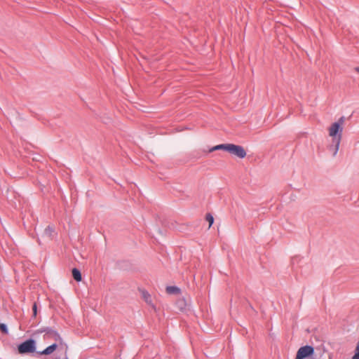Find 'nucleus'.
Returning a JSON list of instances; mask_svg holds the SVG:
<instances>
[{"instance_id": "obj_15", "label": "nucleus", "mask_w": 359, "mask_h": 359, "mask_svg": "<svg viewBox=\"0 0 359 359\" xmlns=\"http://www.w3.org/2000/svg\"><path fill=\"white\" fill-rule=\"evenodd\" d=\"M32 311H33V316L36 317V314H37V304L36 302H34L32 306Z\"/></svg>"}, {"instance_id": "obj_12", "label": "nucleus", "mask_w": 359, "mask_h": 359, "mask_svg": "<svg viewBox=\"0 0 359 359\" xmlns=\"http://www.w3.org/2000/svg\"><path fill=\"white\" fill-rule=\"evenodd\" d=\"M53 232V229L50 226H48L45 229V234L48 236V237H51L52 233Z\"/></svg>"}, {"instance_id": "obj_16", "label": "nucleus", "mask_w": 359, "mask_h": 359, "mask_svg": "<svg viewBox=\"0 0 359 359\" xmlns=\"http://www.w3.org/2000/svg\"><path fill=\"white\" fill-rule=\"evenodd\" d=\"M355 71L359 72V67H355Z\"/></svg>"}, {"instance_id": "obj_2", "label": "nucleus", "mask_w": 359, "mask_h": 359, "mask_svg": "<svg viewBox=\"0 0 359 359\" xmlns=\"http://www.w3.org/2000/svg\"><path fill=\"white\" fill-rule=\"evenodd\" d=\"M35 349L36 342L32 339L26 340L25 341L20 344L18 347V352L20 354L33 353L35 351Z\"/></svg>"}, {"instance_id": "obj_10", "label": "nucleus", "mask_w": 359, "mask_h": 359, "mask_svg": "<svg viewBox=\"0 0 359 359\" xmlns=\"http://www.w3.org/2000/svg\"><path fill=\"white\" fill-rule=\"evenodd\" d=\"M142 298L144 299V301L147 304H151V295L149 294L148 292H147L145 290H142Z\"/></svg>"}, {"instance_id": "obj_1", "label": "nucleus", "mask_w": 359, "mask_h": 359, "mask_svg": "<svg viewBox=\"0 0 359 359\" xmlns=\"http://www.w3.org/2000/svg\"><path fill=\"white\" fill-rule=\"evenodd\" d=\"M344 120L345 118L341 116L329 128V135L332 137V143L334 144L330 147V149L333 151V156H335L339 150L342 136L343 128L341 126L344 124Z\"/></svg>"}, {"instance_id": "obj_3", "label": "nucleus", "mask_w": 359, "mask_h": 359, "mask_svg": "<svg viewBox=\"0 0 359 359\" xmlns=\"http://www.w3.org/2000/svg\"><path fill=\"white\" fill-rule=\"evenodd\" d=\"M226 151L240 158H245L247 154L245 149L242 146L233 144H228Z\"/></svg>"}, {"instance_id": "obj_9", "label": "nucleus", "mask_w": 359, "mask_h": 359, "mask_svg": "<svg viewBox=\"0 0 359 359\" xmlns=\"http://www.w3.org/2000/svg\"><path fill=\"white\" fill-rule=\"evenodd\" d=\"M166 292L168 294H180V289L176 286H168L166 287Z\"/></svg>"}, {"instance_id": "obj_4", "label": "nucleus", "mask_w": 359, "mask_h": 359, "mask_svg": "<svg viewBox=\"0 0 359 359\" xmlns=\"http://www.w3.org/2000/svg\"><path fill=\"white\" fill-rule=\"evenodd\" d=\"M313 353L314 348L312 346H304L298 349L295 359H306L308 357L313 355Z\"/></svg>"}, {"instance_id": "obj_6", "label": "nucleus", "mask_w": 359, "mask_h": 359, "mask_svg": "<svg viewBox=\"0 0 359 359\" xmlns=\"http://www.w3.org/2000/svg\"><path fill=\"white\" fill-rule=\"evenodd\" d=\"M72 276L77 282H80L82 280L81 271L76 268L72 269Z\"/></svg>"}, {"instance_id": "obj_5", "label": "nucleus", "mask_w": 359, "mask_h": 359, "mask_svg": "<svg viewBox=\"0 0 359 359\" xmlns=\"http://www.w3.org/2000/svg\"><path fill=\"white\" fill-rule=\"evenodd\" d=\"M57 347V345L56 344H53L48 346L43 351L39 352L38 353L40 355H49V354H51L53 351H55L56 350Z\"/></svg>"}, {"instance_id": "obj_13", "label": "nucleus", "mask_w": 359, "mask_h": 359, "mask_svg": "<svg viewBox=\"0 0 359 359\" xmlns=\"http://www.w3.org/2000/svg\"><path fill=\"white\" fill-rule=\"evenodd\" d=\"M352 359H359V341L357 344L355 354L352 357Z\"/></svg>"}, {"instance_id": "obj_14", "label": "nucleus", "mask_w": 359, "mask_h": 359, "mask_svg": "<svg viewBox=\"0 0 359 359\" xmlns=\"http://www.w3.org/2000/svg\"><path fill=\"white\" fill-rule=\"evenodd\" d=\"M0 330L1 331V332L6 334H7L8 332L6 325L4 323L0 324Z\"/></svg>"}, {"instance_id": "obj_8", "label": "nucleus", "mask_w": 359, "mask_h": 359, "mask_svg": "<svg viewBox=\"0 0 359 359\" xmlns=\"http://www.w3.org/2000/svg\"><path fill=\"white\" fill-rule=\"evenodd\" d=\"M44 332H46L47 334L53 337L55 340L62 341V339L60 338L59 334L56 331L52 330L51 329H47L44 330Z\"/></svg>"}, {"instance_id": "obj_11", "label": "nucleus", "mask_w": 359, "mask_h": 359, "mask_svg": "<svg viewBox=\"0 0 359 359\" xmlns=\"http://www.w3.org/2000/svg\"><path fill=\"white\" fill-rule=\"evenodd\" d=\"M205 219L209 222V228H210L214 222L213 216L210 213H207L205 215Z\"/></svg>"}, {"instance_id": "obj_7", "label": "nucleus", "mask_w": 359, "mask_h": 359, "mask_svg": "<svg viewBox=\"0 0 359 359\" xmlns=\"http://www.w3.org/2000/svg\"><path fill=\"white\" fill-rule=\"evenodd\" d=\"M227 147H228V144H218V145H216V146L210 148L209 149V152H212V151H217V150H224V151H226Z\"/></svg>"}]
</instances>
